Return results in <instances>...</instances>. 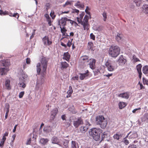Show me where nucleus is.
I'll return each mask as SVG.
<instances>
[{"label":"nucleus","mask_w":148,"mask_h":148,"mask_svg":"<svg viewBox=\"0 0 148 148\" xmlns=\"http://www.w3.org/2000/svg\"><path fill=\"white\" fill-rule=\"evenodd\" d=\"M42 41L44 45L45 46H49L52 43L51 40H49L48 36H45L42 38Z\"/></svg>","instance_id":"0eeeda50"},{"label":"nucleus","mask_w":148,"mask_h":148,"mask_svg":"<svg viewBox=\"0 0 148 148\" xmlns=\"http://www.w3.org/2000/svg\"><path fill=\"white\" fill-rule=\"evenodd\" d=\"M50 14L52 19H54L55 18L56 15L54 14V12L53 11H51Z\"/></svg>","instance_id":"c03bdc74"},{"label":"nucleus","mask_w":148,"mask_h":148,"mask_svg":"<svg viewBox=\"0 0 148 148\" xmlns=\"http://www.w3.org/2000/svg\"><path fill=\"white\" fill-rule=\"evenodd\" d=\"M88 124L84 126H81L80 127V132L82 133H85L87 131V130L88 129V126H90V124L88 123Z\"/></svg>","instance_id":"f8f14e48"},{"label":"nucleus","mask_w":148,"mask_h":148,"mask_svg":"<svg viewBox=\"0 0 148 148\" xmlns=\"http://www.w3.org/2000/svg\"><path fill=\"white\" fill-rule=\"evenodd\" d=\"M122 141L125 145H128L129 143V140H127V139H126L125 138H124Z\"/></svg>","instance_id":"49530a36"},{"label":"nucleus","mask_w":148,"mask_h":148,"mask_svg":"<svg viewBox=\"0 0 148 148\" xmlns=\"http://www.w3.org/2000/svg\"><path fill=\"white\" fill-rule=\"evenodd\" d=\"M24 94V92H20L19 95V98H22Z\"/></svg>","instance_id":"864d4df0"},{"label":"nucleus","mask_w":148,"mask_h":148,"mask_svg":"<svg viewBox=\"0 0 148 148\" xmlns=\"http://www.w3.org/2000/svg\"><path fill=\"white\" fill-rule=\"evenodd\" d=\"M144 117L148 120V113H145L144 115Z\"/></svg>","instance_id":"338daca9"},{"label":"nucleus","mask_w":148,"mask_h":148,"mask_svg":"<svg viewBox=\"0 0 148 148\" xmlns=\"http://www.w3.org/2000/svg\"><path fill=\"white\" fill-rule=\"evenodd\" d=\"M60 28L61 29V31L62 33L66 32L67 31L66 29H65V26L60 27Z\"/></svg>","instance_id":"79ce46f5"},{"label":"nucleus","mask_w":148,"mask_h":148,"mask_svg":"<svg viewBox=\"0 0 148 148\" xmlns=\"http://www.w3.org/2000/svg\"><path fill=\"white\" fill-rule=\"evenodd\" d=\"M61 69L66 68L69 66V64L66 62H62L61 64Z\"/></svg>","instance_id":"c756f323"},{"label":"nucleus","mask_w":148,"mask_h":148,"mask_svg":"<svg viewBox=\"0 0 148 148\" xmlns=\"http://www.w3.org/2000/svg\"><path fill=\"white\" fill-rule=\"evenodd\" d=\"M84 12H82L81 14L79 15V17H77L76 18L77 21L80 24L83 22V18L84 15Z\"/></svg>","instance_id":"412c9836"},{"label":"nucleus","mask_w":148,"mask_h":148,"mask_svg":"<svg viewBox=\"0 0 148 148\" xmlns=\"http://www.w3.org/2000/svg\"><path fill=\"white\" fill-rule=\"evenodd\" d=\"M74 6L79 9L83 8L84 6V4L82 3H80L79 1H77L74 4Z\"/></svg>","instance_id":"4be33fe9"},{"label":"nucleus","mask_w":148,"mask_h":148,"mask_svg":"<svg viewBox=\"0 0 148 148\" xmlns=\"http://www.w3.org/2000/svg\"><path fill=\"white\" fill-rule=\"evenodd\" d=\"M28 79L27 76L25 74H22L21 77H20L19 80H21L23 82H25Z\"/></svg>","instance_id":"cd10ccee"},{"label":"nucleus","mask_w":148,"mask_h":148,"mask_svg":"<svg viewBox=\"0 0 148 148\" xmlns=\"http://www.w3.org/2000/svg\"><path fill=\"white\" fill-rule=\"evenodd\" d=\"M66 20L64 17L62 18L58 21V25L60 27L65 26L66 25Z\"/></svg>","instance_id":"4468645a"},{"label":"nucleus","mask_w":148,"mask_h":148,"mask_svg":"<svg viewBox=\"0 0 148 148\" xmlns=\"http://www.w3.org/2000/svg\"><path fill=\"white\" fill-rule=\"evenodd\" d=\"M73 92V90H68V91L67 92V93L68 94H69V95H71V94Z\"/></svg>","instance_id":"774afa93"},{"label":"nucleus","mask_w":148,"mask_h":148,"mask_svg":"<svg viewBox=\"0 0 148 148\" xmlns=\"http://www.w3.org/2000/svg\"><path fill=\"white\" fill-rule=\"evenodd\" d=\"M105 65L107 68L108 70L110 71H112L114 70V67L112 66L110 63L108 62H107L105 64Z\"/></svg>","instance_id":"dca6fc26"},{"label":"nucleus","mask_w":148,"mask_h":148,"mask_svg":"<svg viewBox=\"0 0 148 148\" xmlns=\"http://www.w3.org/2000/svg\"><path fill=\"white\" fill-rule=\"evenodd\" d=\"M72 79L73 80H78L79 79V77L78 76H75L73 77L72 78Z\"/></svg>","instance_id":"680f3d73"},{"label":"nucleus","mask_w":148,"mask_h":148,"mask_svg":"<svg viewBox=\"0 0 148 148\" xmlns=\"http://www.w3.org/2000/svg\"><path fill=\"white\" fill-rule=\"evenodd\" d=\"M119 105L120 109H122L124 108L126 105L125 103L123 102H120L119 103Z\"/></svg>","instance_id":"473e14b6"},{"label":"nucleus","mask_w":148,"mask_h":148,"mask_svg":"<svg viewBox=\"0 0 148 148\" xmlns=\"http://www.w3.org/2000/svg\"><path fill=\"white\" fill-rule=\"evenodd\" d=\"M70 55L68 52L64 53L63 54V59L67 61H69L70 59Z\"/></svg>","instance_id":"5701e85b"},{"label":"nucleus","mask_w":148,"mask_h":148,"mask_svg":"<svg viewBox=\"0 0 148 148\" xmlns=\"http://www.w3.org/2000/svg\"><path fill=\"white\" fill-rule=\"evenodd\" d=\"M95 122L97 125H99L103 129L105 128L107 124V120L103 116L101 115L96 116Z\"/></svg>","instance_id":"f257e3e1"},{"label":"nucleus","mask_w":148,"mask_h":148,"mask_svg":"<svg viewBox=\"0 0 148 148\" xmlns=\"http://www.w3.org/2000/svg\"><path fill=\"white\" fill-rule=\"evenodd\" d=\"M133 59L134 60V61L135 62L140 61L139 60L138 58L134 57Z\"/></svg>","instance_id":"0e129e2a"},{"label":"nucleus","mask_w":148,"mask_h":148,"mask_svg":"<svg viewBox=\"0 0 148 148\" xmlns=\"http://www.w3.org/2000/svg\"><path fill=\"white\" fill-rule=\"evenodd\" d=\"M1 63V65L5 67L8 66L10 64V63L8 60H4L2 61Z\"/></svg>","instance_id":"393cba45"},{"label":"nucleus","mask_w":148,"mask_h":148,"mask_svg":"<svg viewBox=\"0 0 148 148\" xmlns=\"http://www.w3.org/2000/svg\"><path fill=\"white\" fill-rule=\"evenodd\" d=\"M10 82V80L9 79H7L5 80V88L8 90H10L11 89Z\"/></svg>","instance_id":"aec40b11"},{"label":"nucleus","mask_w":148,"mask_h":148,"mask_svg":"<svg viewBox=\"0 0 148 148\" xmlns=\"http://www.w3.org/2000/svg\"><path fill=\"white\" fill-rule=\"evenodd\" d=\"M50 5L49 3H47L46 4L44 8L47 11L50 8Z\"/></svg>","instance_id":"37998d69"},{"label":"nucleus","mask_w":148,"mask_h":148,"mask_svg":"<svg viewBox=\"0 0 148 148\" xmlns=\"http://www.w3.org/2000/svg\"><path fill=\"white\" fill-rule=\"evenodd\" d=\"M41 65L40 63L37 64L36 66V71L38 74H39L41 71Z\"/></svg>","instance_id":"e433bc0d"},{"label":"nucleus","mask_w":148,"mask_h":148,"mask_svg":"<svg viewBox=\"0 0 148 148\" xmlns=\"http://www.w3.org/2000/svg\"><path fill=\"white\" fill-rule=\"evenodd\" d=\"M32 140V138H29L27 141V144H29L31 142V141Z\"/></svg>","instance_id":"052dcab7"},{"label":"nucleus","mask_w":148,"mask_h":148,"mask_svg":"<svg viewBox=\"0 0 148 148\" xmlns=\"http://www.w3.org/2000/svg\"><path fill=\"white\" fill-rule=\"evenodd\" d=\"M88 70H86L85 73H79V78L81 80L84 79L86 77L88 76Z\"/></svg>","instance_id":"6ab92c4d"},{"label":"nucleus","mask_w":148,"mask_h":148,"mask_svg":"<svg viewBox=\"0 0 148 148\" xmlns=\"http://www.w3.org/2000/svg\"><path fill=\"white\" fill-rule=\"evenodd\" d=\"M71 146L72 148H79L78 144L76 143L75 141H71Z\"/></svg>","instance_id":"2f4dec72"},{"label":"nucleus","mask_w":148,"mask_h":148,"mask_svg":"<svg viewBox=\"0 0 148 148\" xmlns=\"http://www.w3.org/2000/svg\"><path fill=\"white\" fill-rule=\"evenodd\" d=\"M120 49L117 45H112L109 49V54L113 57H116L119 54Z\"/></svg>","instance_id":"7ed1b4c3"},{"label":"nucleus","mask_w":148,"mask_h":148,"mask_svg":"<svg viewBox=\"0 0 148 148\" xmlns=\"http://www.w3.org/2000/svg\"><path fill=\"white\" fill-rule=\"evenodd\" d=\"M88 16L86 15L84 18L83 22L80 23L83 25L84 30H88L89 29V25L88 24Z\"/></svg>","instance_id":"423d86ee"},{"label":"nucleus","mask_w":148,"mask_h":148,"mask_svg":"<svg viewBox=\"0 0 148 148\" xmlns=\"http://www.w3.org/2000/svg\"><path fill=\"white\" fill-rule=\"evenodd\" d=\"M25 82H23L22 81L19 80V82L18 83L19 86L23 88H24L25 87Z\"/></svg>","instance_id":"4c0bfd02"},{"label":"nucleus","mask_w":148,"mask_h":148,"mask_svg":"<svg viewBox=\"0 0 148 148\" xmlns=\"http://www.w3.org/2000/svg\"><path fill=\"white\" fill-rule=\"evenodd\" d=\"M143 73L145 74H148V66H145L143 68Z\"/></svg>","instance_id":"f704fd0d"},{"label":"nucleus","mask_w":148,"mask_h":148,"mask_svg":"<svg viewBox=\"0 0 148 148\" xmlns=\"http://www.w3.org/2000/svg\"><path fill=\"white\" fill-rule=\"evenodd\" d=\"M51 141L52 143L57 144L60 147H62V143L61 140H59L56 136L53 137L51 139Z\"/></svg>","instance_id":"1a4fd4ad"},{"label":"nucleus","mask_w":148,"mask_h":148,"mask_svg":"<svg viewBox=\"0 0 148 148\" xmlns=\"http://www.w3.org/2000/svg\"><path fill=\"white\" fill-rule=\"evenodd\" d=\"M58 110L57 108H55L51 112V115L52 116V118L53 119L57 114Z\"/></svg>","instance_id":"b1692460"},{"label":"nucleus","mask_w":148,"mask_h":148,"mask_svg":"<svg viewBox=\"0 0 148 148\" xmlns=\"http://www.w3.org/2000/svg\"><path fill=\"white\" fill-rule=\"evenodd\" d=\"M129 96L130 95L129 92H126L119 95L118 97L127 99L129 98Z\"/></svg>","instance_id":"f3484780"},{"label":"nucleus","mask_w":148,"mask_h":148,"mask_svg":"<svg viewBox=\"0 0 148 148\" xmlns=\"http://www.w3.org/2000/svg\"><path fill=\"white\" fill-rule=\"evenodd\" d=\"M134 2L137 6H139L141 3V0H134Z\"/></svg>","instance_id":"ea45409f"},{"label":"nucleus","mask_w":148,"mask_h":148,"mask_svg":"<svg viewBox=\"0 0 148 148\" xmlns=\"http://www.w3.org/2000/svg\"><path fill=\"white\" fill-rule=\"evenodd\" d=\"M47 21L48 22V24L49 26L51 25V18L49 19L48 18L47 19Z\"/></svg>","instance_id":"4d7b16f0"},{"label":"nucleus","mask_w":148,"mask_h":148,"mask_svg":"<svg viewBox=\"0 0 148 148\" xmlns=\"http://www.w3.org/2000/svg\"><path fill=\"white\" fill-rule=\"evenodd\" d=\"M118 62L119 65H123L125 64L126 62V60L125 59L122 55H121L119 57V58L116 60Z\"/></svg>","instance_id":"9d476101"},{"label":"nucleus","mask_w":148,"mask_h":148,"mask_svg":"<svg viewBox=\"0 0 148 148\" xmlns=\"http://www.w3.org/2000/svg\"><path fill=\"white\" fill-rule=\"evenodd\" d=\"M26 62L27 64H29L30 62V58H27L26 59Z\"/></svg>","instance_id":"e2e57ef3"},{"label":"nucleus","mask_w":148,"mask_h":148,"mask_svg":"<svg viewBox=\"0 0 148 148\" xmlns=\"http://www.w3.org/2000/svg\"><path fill=\"white\" fill-rule=\"evenodd\" d=\"M71 1H67L63 5V7H65L66 6L69 5H71Z\"/></svg>","instance_id":"09e8293b"},{"label":"nucleus","mask_w":148,"mask_h":148,"mask_svg":"<svg viewBox=\"0 0 148 148\" xmlns=\"http://www.w3.org/2000/svg\"><path fill=\"white\" fill-rule=\"evenodd\" d=\"M101 132V130L100 129H97L95 128H92L90 130L89 132V134L94 140L97 141H99L100 139L99 134Z\"/></svg>","instance_id":"f03ea898"},{"label":"nucleus","mask_w":148,"mask_h":148,"mask_svg":"<svg viewBox=\"0 0 148 148\" xmlns=\"http://www.w3.org/2000/svg\"><path fill=\"white\" fill-rule=\"evenodd\" d=\"M45 74L43 75V72H42V73L41 76L38 78L36 84V89L37 90H41L42 88V85L45 82V78L44 76Z\"/></svg>","instance_id":"20e7f679"},{"label":"nucleus","mask_w":148,"mask_h":148,"mask_svg":"<svg viewBox=\"0 0 148 148\" xmlns=\"http://www.w3.org/2000/svg\"><path fill=\"white\" fill-rule=\"evenodd\" d=\"M49 140L46 138H41L40 141V143L42 144L45 145H47V143L48 142Z\"/></svg>","instance_id":"bb28decb"},{"label":"nucleus","mask_w":148,"mask_h":148,"mask_svg":"<svg viewBox=\"0 0 148 148\" xmlns=\"http://www.w3.org/2000/svg\"><path fill=\"white\" fill-rule=\"evenodd\" d=\"M9 70V69L7 68H0V75H5L6 74V73Z\"/></svg>","instance_id":"2eb2a0df"},{"label":"nucleus","mask_w":148,"mask_h":148,"mask_svg":"<svg viewBox=\"0 0 148 148\" xmlns=\"http://www.w3.org/2000/svg\"><path fill=\"white\" fill-rule=\"evenodd\" d=\"M93 45V44L92 42H90L88 43V48L91 49H92V47Z\"/></svg>","instance_id":"a18cd8bd"},{"label":"nucleus","mask_w":148,"mask_h":148,"mask_svg":"<svg viewBox=\"0 0 148 148\" xmlns=\"http://www.w3.org/2000/svg\"><path fill=\"white\" fill-rule=\"evenodd\" d=\"M41 64V67L42 69V72L43 75L46 73V71L47 68V59L45 57L42 56L40 60Z\"/></svg>","instance_id":"39448f33"},{"label":"nucleus","mask_w":148,"mask_h":148,"mask_svg":"<svg viewBox=\"0 0 148 148\" xmlns=\"http://www.w3.org/2000/svg\"><path fill=\"white\" fill-rule=\"evenodd\" d=\"M102 16L103 17V20L105 21H106L107 18V13L105 12H104L102 14Z\"/></svg>","instance_id":"a19ab883"},{"label":"nucleus","mask_w":148,"mask_h":148,"mask_svg":"<svg viewBox=\"0 0 148 148\" xmlns=\"http://www.w3.org/2000/svg\"><path fill=\"white\" fill-rule=\"evenodd\" d=\"M132 134L129 136V137L131 138H136L138 137V135L137 133L135 132H132Z\"/></svg>","instance_id":"72a5a7b5"},{"label":"nucleus","mask_w":148,"mask_h":148,"mask_svg":"<svg viewBox=\"0 0 148 148\" xmlns=\"http://www.w3.org/2000/svg\"><path fill=\"white\" fill-rule=\"evenodd\" d=\"M73 39H71V41H70V40H69L67 44V45L68 47H70L71 45V42L72 41Z\"/></svg>","instance_id":"3c124183"},{"label":"nucleus","mask_w":148,"mask_h":148,"mask_svg":"<svg viewBox=\"0 0 148 148\" xmlns=\"http://www.w3.org/2000/svg\"><path fill=\"white\" fill-rule=\"evenodd\" d=\"M136 146L134 144L130 145L128 148H136Z\"/></svg>","instance_id":"5fc2aeb1"},{"label":"nucleus","mask_w":148,"mask_h":148,"mask_svg":"<svg viewBox=\"0 0 148 148\" xmlns=\"http://www.w3.org/2000/svg\"><path fill=\"white\" fill-rule=\"evenodd\" d=\"M110 136L109 132L108 131L104 132L101 136V140H103L104 138H107Z\"/></svg>","instance_id":"a878e982"},{"label":"nucleus","mask_w":148,"mask_h":148,"mask_svg":"<svg viewBox=\"0 0 148 148\" xmlns=\"http://www.w3.org/2000/svg\"><path fill=\"white\" fill-rule=\"evenodd\" d=\"M142 65L140 64H139L137 65L136 69L139 74V77L140 79H141L142 77V72L141 69Z\"/></svg>","instance_id":"a211bd4d"},{"label":"nucleus","mask_w":148,"mask_h":148,"mask_svg":"<svg viewBox=\"0 0 148 148\" xmlns=\"http://www.w3.org/2000/svg\"><path fill=\"white\" fill-rule=\"evenodd\" d=\"M116 40L118 42H120L123 39L122 35V34L118 33L116 37Z\"/></svg>","instance_id":"7c9ffc66"},{"label":"nucleus","mask_w":148,"mask_h":148,"mask_svg":"<svg viewBox=\"0 0 148 148\" xmlns=\"http://www.w3.org/2000/svg\"><path fill=\"white\" fill-rule=\"evenodd\" d=\"M141 109V108H136L133 110L132 112L133 113H135L136 112H138V110Z\"/></svg>","instance_id":"8fccbe9b"},{"label":"nucleus","mask_w":148,"mask_h":148,"mask_svg":"<svg viewBox=\"0 0 148 148\" xmlns=\"http://www.w3.org/2000/svg\"><path fill=\"white\" fill-rule=\"evenodd\" d=\"M45 17H46V19H47L48 18H50V17L49 16V15L48 14H45V15H44Z\"/></svg>","instance_id":"69168bd1"},{"label":"nucleus","mask_w":148,"mask_h":148,"mask_svg":"<svg viewBox=\"0 0 148 148\" xmlns=\"http://www.w3.org/2000/svg\"><path fill=\"white\" fill-rule=\"evenodd\" d=\"M121 137V134H114L113 136V138L114 139L119 140L120 139V138Z\"/></svg>","instance_id":"58836bf2"},{"label":"nucleus","mask_w":148,"mask_h":148,"mask_svg":"<svg viewBox=\"0 0 148 148\" xmlns=\"http://www.w3.org/2000/svg\"><path fill=\"white\" fill-rule=\"evenodd\" d=\"M83 123L82 119L81 118H78L73 122V125L75 127H77L78 126Z\"/></svg>","instance_id":"9b49d317"},{"label":"nucleus","mask_w":148,"mask_h":148,"mask_svg":"<svg viewBox=\"0 0 148 148\" xmlns=\"http://www.w3.org/2000/svg\"><path fill=\"white\" fill-rule=\"evenodd\" d=\"M5 141L4 140H2L0 143V146L1 147H3Z\"/></svg>","instance_id":"bf43d9fd"},{"label":"nucleus","mask_w":148,"mask_h":148,"mask_svg":"<svg viewBox=\"0 0 148 148\" xmlns=\"http://www.w3.org/2000/svg\"><path fill=\"white\" fill-rule=\"evenodd\" d=\"M61 142L62 143V145H64L66 148H68V142L67 140L64 139L61 140Z\"/></svg>","instance_id":"c9c22d12"},{"label":"nucleus","mask_w":148,"mask_h":148,"mask_svg":"<svg viewBox=\"0 0 148 148\" xmlns=\"http://www.w3.org/2000/svg\"><path fill=\"white\" fill-rule=\"evenodd\" d=\"M79 12V10L77 9H73L72 12L73 13H76L77 14H78Z\"/></svg>","instance_id":"de8ad7c7"},{"label":"nucleus","mask_w":148,"mask_h":148,"mask_svg":"<svg viewBox=\"0 0 148 148\" xmlns=\"http://www.w3.org/2000/svg\"><path fill=\"white\" fill-rule=\"evenodd\" d=\"M89 60L88 56H81L80 58V61L82 64L85 65L88 64Z\"/></svg>","instance_id":"6e6552de"},{"label":"nucleus","mask_w":148,"mask_h":148,"mask_svg":"<svg viewBox=\"0 0 148 148\" xmlns=\"http://www.w3.org/2000/svg\"><path fill=\"white\" fill-rule=\"evenodd\" d=\"M5 15L6 14V11L5 12H3L1 10H0V15Z\"/></svg>","instance_id":"13d9d810"},{"label":"nucleus","mask_w":148,"mask_h":148,"mask_svg":"<svg viewBox=\"0 0 148 148\" xmlns=\"http://www.w3.org/2000/svg\"><path fill=\"white\" fill-rule=\"evenodd\" d=\"M89 62L88 63V64L89 65L90 68L92 69H94L95 68V63L96 60L95 59H90Z\"/></svg>","instance_id":"ddd939ff"},{"label":"nucleus","mask_w":148,"mask_h":148,"mask_svg":"<svg viewBox=\"0 0 148 148\" xmlns=\"http://www.w3.org/2000/svg\"><path fill=\"white\" fill-rule=\"evenodd\" d=\"M90 38L91 39H92L93 40H94L95 39V36L92 33H91L90 34Z\"/></svg>","instance_id":"603ef678"},{"label":"nucleus","mask_w":148,"mask_h":148,"mask_svg":"<svg viewBox=\"0 0 148 148\" xmlns=\"http://www.w3.org/2000/svg\"><path fill=\"white\" fill-rule=\"evenodd\" d=\"M36 31L35 29L33 30V32L32 33L31 36H30V39H32L34 36L35 34V31Z\"/></svg>","instance_id":"6e6d98bb"},{"label":"nucleus","mask_w":148,"mask_h":148,"mask_svg":"<svg viewBox=\"0 0 148 148\" xmlns=\"http://www.w3.org/2000/svg\"><path fill=\"white\" fill-rule=\"evenodd\" d=\"M143 11L146 14H148V5L145 4L143 5Z\"/></svg>","instance_id":"c85d7f7f"}]
</instances>
